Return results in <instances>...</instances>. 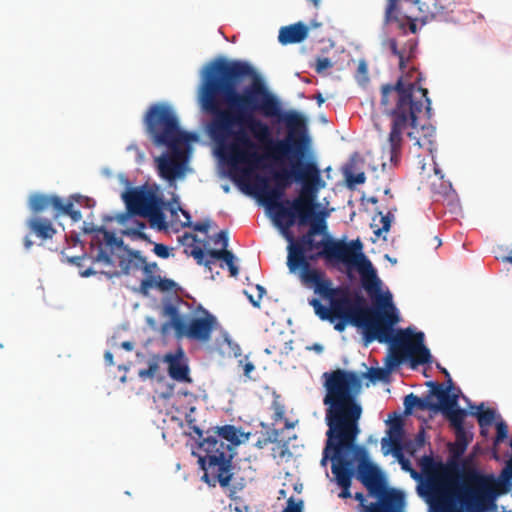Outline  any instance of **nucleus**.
I'll return each instance as SVG.
<instances>
[{"label":"nucleus","mask_w":512,"mask_h":512,"mask_svg":"<svg viewBox=\"0 0 512 512\" xmlns=\"http://www.w3.org/2000/svg\"><path fill=\"white\" fill-rule=\"evenodd\" d=\"M348 182L354 183V184H362L365 182V175H364V173H359L354 176H350L348 178Z\"/></svg>","instance_id":"nucleus-54"},{"label":"nucleus","mask_w":512,"mask_h":512,"mask_svg":"<svg viewBox=\"0 0 512 512\" xmlns=\"http://www.w3.org/2000/svg\"><path fill=\"white\" fill-rule=\"evenodd\" d=\"M299 276L303 283L312 284L315 287V293L325 299L330 300L337 292H341V287L333 288L331 280L325 278L323 272L314 268L299 269Z\"/></svg>","instance_id":"nucleus-19"},{"label":"nucleus","mask_w":512,"mask_h":512,"mask_svg":"<svg viewBox=\"0 0 512 512\" xmlns=\"http://www.w3.org/2000/svg\"><path fill=\"white\" fill-rule=\"evenodd\" d=\"M176 285L177 284L173 280L161 278V276L159 275L156 284V289L159 290L160 292H169L172 291L176 287Z\"/></svg>","instance_id":"nucleus-38"},{"label":"nucleus","mask_w":512,"mask_h":512,"mask_svg":"<svg viewBox=\"0 0 512 512\" xmlns=\"http://www.w3.org/2000/svg\"><path fill=\"white\" fill-rule=\"evenodd\" d=\"M416 21L417 20H405V29L408 27V29L411 33H416L417 32Z\"/></svg>","instance_id":"nucleus-58"},{"label":"nucleus","mask_w":512,"mask_h":512,"mask_svg":"<svg viewBox=\"0 0 512 512\" xmlns=\"http://www.w3.org/2000/svg\"><path fill=\"white\" fill-rule=\"evenodd\" d=\"M420 0L406 3L401 0H388L384 13V22L386 24L396 23L400 30L405 32V20H420L426 22L433 12Z\"/></svg>","instance_id":"nucleus-15"},{"label":"nucleus","mask_w":512,"mask_h":512,"mask_svg":"<svg viewBox=\"0 0 512 512\" xmlns=\"http://www.w3.org/2000/svg\"><path fill=\"white\" fill-rule=\"evenodd\" d=\"M158 270V265L156 262H153V263H147V261L145 262V264L143 265V268H142V271L144 272V274L147 276H150V275H154V273Z\"/></svg>","instance_id":"nucleus-53"},{"label":"nucleus","mask_w":512,"mask_h":512,"mask_svg":"<svg viewBox=\"0 0 512 512\" xmlns=\"http://www.w3.org/2000/svg\"><path fill=\"white\" fill-rule=\"evenodd\" d=\"M193 229L201 233H207L210 227V221H200L193 224Z\"/></svg>","instance_id":"nucleus-52"},{"label":"nucleus","mask_w":512,"mask_h":512,"mask_svg":"<svg viewBox=\"0 0 512 512\" xmlns=\"http://www.w3.org/2000/svg\"><path fill=\"white\" fill-rule=\"evenodd\" d=\"M354 498H355L357 501H359L360 505L363 507V511H362V512H365V511H366V509H367V506L365 505V500H366V499H365L364 494H363L362 492H357V493H355ZM369 506H370V505H368V507H369Z\"/></svg>","instance_id":"nucleus-55"},{"label":"nucleus","mask_w":512,"mask_h":512,"mask_svg":"<svg viewBox=\"0 0 512 512\" xmlns=\"http://www.w3.org/2000/svg\"><path fill=\"white\" fill-rule=\"evenodd\" d=\"M122 198L130 214L148 217L153 223L164 224L161 200L153 192L143 188H131L123 192Z\"/></svg>","instance_id":"nucleus-12"},{"label":"nucleus","mask_w":512,"mask_h":512,"mask_svg":"<svg viewBox=\"0 0 512 512\" xmlns=\"http://www.w3.org/2000/svg\"><path fill=\"white\" fill-rule=\"evenodd\" d=\"M201 108L212 116L211 138L232 163H258L257 144L272 143V130L255 114L281 116V103L247 62L217 59L205 69L199 88Z\"/></svg>","instance_id":"nucleus-1"},{"label":"nucleus","mask_w":512,"mask_h":512,"mask_svg":"<svg viewBox=\"0 0 512 512\" xmlns=\"http://www.w3.org/2000/svg\"><path fill=\"white\" fill-rule=\"evenodd\" d=\"M315 314L321 319V320H327L331 323H334L332 312H331V306L326 307L323 304L320 305L316 311Z\"/></svg>","instance_id":"nucleus-41"},{"label":"nucleus","mask_w":512,"mask_h":512,"mask_svg":"<svg viewBox=\"0 0 512 512\" xmlns=\"http://www.w3.org/2000/svg\"><path fill=\"white\" fill-rule=\"evenodd\" d=\"M33 245L32 240L29 238V236H26L24 239V246L26 249H30Z\"/></svg>","instance_id":"nucleus-64"},{"label":"nucleus","mask_w":512,"mask_h":512,"mask_svg":"<svg viewBox=\"0 0 512 512\" xmlns=\"http://www.w3.org/2000/svg\"><path fill=\"white\" fill-rule=\"evenodd\" d=\"M432 388L431 394L438 398L439 403L435 406V411H441L448 419L454 432L459 430H466L464 425L467 411L458 408V394H448L447 390H443V385L430 381L427 383Z\"/></svg>","instance_id":"nucleus-16"},{"label":"nucleus","mask_w":512,"mask_h":512,"mask_svg":"<svg viewBox=\"0 0 512 512\" xmlns=\"http://www.w3.org/2000/svg\"><path fill=\"white\" fill-rule=\"evenodd\" d=\"M425 444V433L420 431L413 440H408L403 444V450L413 455L417 450L422 448Z\"/></svg>","instance_id":"nucleus-31"},{"label":"nucleus","mask_w":512,"mask_h":512,"mask_svg":"<svg viewBox=\"0 0 512 512\" xmlns=\"http://www.w3.org/2000/svg\"><path fill=\"white\" fill-rule=\"evenodd\" d=\"M309 34V27L299 21L279 29L278 41L282 45L297 44L304 41Z\"/></svg>","instance_id":"nucleus-22"},{"label":"nucleus","mask_w":512,"mask_h":512,"mask_svg":"<svg viewBox=\"0 0 512 512\" xmlns=\"http://www.w3.org/2000/svg\"><path fill=\"white\" fill-rule=\"evenodd\" d=\"M379 214L381 215L382 227L374 231L378 237L382 234V232H388L390 230L392 222V215L390 212L386 215H382V212H379Z\"/></svg>","instance_id":"nucleus-40"},{"label":"nucleus","mask_w":512,"mask_h":512,"mask_svg":"<svg viewBox=\"0 0 512 512\" xmlns=\"http://www.w3.org/2000/svg\"><path fill=\"white\" fill-rule=\"evenodd\" d=\"M146 262V258L141 255L138 250H130L128 252V259L120 261L123 273L129 274L131 269H142Z\"/></svg>","instance_id":"nucleus-28"},{"label":"nucleus","mask_w":512,"mask_h":512,"mask_svg":"<svg viewBox=\"0 0 512 512\" xmlns=\"http://www.w3.org/2000/svg\"><path fill=\"white\" fill-rule=\"evenodd\" d=\"M422 130H426L427 131V133L425 134V138H426L427 143L431 146L433 144V141L430 138H428V137H432L433 136V134L435 132L434 128H432V127H425L423 125L422 126Z\"/></svg>","instance_id":"nucleus-56"},{"label":"nucleus","mask_w":512,"mask_h":512,"mask_svg":"<svg viewBox=\"0 0 512 512\" xmlns=\"http://www.w3.org/2000/svg\"><path fill=\"white\" fill-rule=\"evenodd\" d=\"M432 512H464L456 499L444 489H436L430 497Z\"/></svg>","instance_id":"nucleus-24"},{"label":"nucleus","mask_w":512,"mask_h":512,"mask_svg":"<svg viewBox=\"0 0 512 512\" xmlns=\"http://www.w3.org/2000/svg\"><path fill=\"white\" fill-rule=\"evenodd\" d=\"M81 199L82 197L79 195H71L68 199L64 200L57 195L34 193L30 195L28 205L34 214L51 209L54 219L68 216L73 222H79L82 219V214L79 210L74 209V202L80 203Z\"/></svg>","instance_id":"nucleus-13"},{"label":"nucleus","mask_w":512,"mask_h":512,"mask_svg":"<svg viewBox=\"0 0 512 512\" xmlns=\"http://www.w3.org/2000/svg\"><path fill=\"white\" fill-rule=\"evenodd\" d=\"M213 242L215 245L220 244L221 249H227L229 245L228 232L221 230L213 237Z\"/></svg>","instance_id":"nucleus-42"},{"label":"nucleus","mask_w":512,"mask_h":512,"mask_svg":"<svg viewBox=\"0 0 512 512\" xmlns=\"http://www.w3.org/2000/svg\"><path fill=\"white\" fill-rule=\"evenodd\" d=\"M431 396L433 395L430 394L427 396V398L423 399L414 395L413 393L407 395L404 398V406L406 411L409 412L414 407H417L420 410H435L436 403H433L429 400Z\"/></svg>","instance_id":"nucleus-29"},{"label":"nucleus","mask_w":512,"mask_h":512,"mask_svg":"<svg viewBox=\"0 0 512 512\" xmlns=\"http://www.w3.org/2000/svg\"><path fill=\"white\" fill-rule=\"evenodd\" d=\"M363 376L369 378L371 381H377L384 378L385 372L381 368H370Z\"/></svg>","instance_id":"nucleus-45"},{"label":"nucleus","mask_w":512,"mask_h":512,"mask_svg":"<svg viewBox=\"0 0 512 512\" xmlns=\"http://www.w3.org/2000/svg\"><path fill=\"white\" fill-rule=\"evenodd\" d=\"M355 78L359 84H365L368 82V66L365 60L359 61Z\"/></svg>","instance_id":"nucleus-36"},{"label":"nucleus","mask_w":512,"mask_h":512,"mask_svg":"<svg viewBox=\"0 0 512 512\" xmlns=\"http://www.w3.org/2000/svg\"><path fill=\"white\" fill-rule=\"evenodd\" d=\"M437 367L440 369V371L444 374L445 378L447 379V385L446 387L443 386V390H447L448 394H452L451 390L453 389L454 384L449 372L447 371V369L441 367L439 364L437 365Z\"/></svg>","instance_id":"nucleus-51"},{"label":"nucleus","mask_w":512,"mask_h":512,"mask_svg":"<svg viewBox=\"0 0 512 512\" xmlns=\"http://www.w3.org/2000/svg\"><path fill=\"white\" fill-rule=\"evenodd\" d=\"M309 304L314 308V311H316V309L322 305L321 301L316 299V298H312L310 301H309Z\"/></svg>","instance_id":"nucleus-61"},{"label":"nucleus","mask_w":512,"mask_h":512,"mask_svg":"<svg viewBox=\"0 0 512 512\" xmlns=\"http://www.w3.org/2000/svg\"><path fill=\"white\" fill-rule=\"evenodd\" d=\"M191 256L195 259L196 263L204 266L211 271V266L216 260H223L228 266L230 275L236 277L239 273L238 267L234 264V254L228 249L214 250L210 249L204 251L200 247H194L191 250Z\"/></svg>","instance_id":"nucleus-18"},{"label":"nucleus","mask_w":512,"mask_h":512,"mask_svg":"<svg viewBox=\"0 0 512 512\" xmlns=\"http://www.w3.org/2000/svg\"><path fill=\"white\" fill-rule=\"evenodd\" d=\"M201 317H193L189 321L179 312L176 305L168 303L163 307V314L169 318L163 328L172 327L178 338H187L199 342H209L212 333L218 327L216 317L206 309H202Z\"/></svg>","instance_id":"nucleus-11"},{"label":"nucleus","mask_w":512,"mask_h":512,"mask_svg":"<svg viewBox=\"0 0 512 512\" xmlns=\"http://www.w3.org/2000/svg\"><path fill=\"white\" fill-rule=\"evenodd\" d=\"M26 227L29 230V234L34 235L41 242L52 239L57 232L50 219L38 216L37 214L26 221Z\"/></svg>","instance_id":"nucleus-23"},{"label":"nucleus","mask_w":512,"mask_h":512,"mask_svg":"<svg viewBox=\"0 0 512 512\" xmlns=\"http://www.w3.org/2000/svg\"><path fill=\"white\" fill-rule=\"evenodd\" d=\"M153 252L160 258L166 259L170 256L169 248L164 244H155Z\"/></svg>","instance_id":"nucleus-49"},{"label":"nucleus","mask_w":512,"mask_h":512,"mask_svg":"<svg viewBox=\"0 0 512 512\" xmlns=\"http://www.w3.org/2000/svg\"><path fill=\"white\" fill-rule=\"evenodd\" d=\"M398 461H399V464L401 465V468L404 470V471H407V472H410L412 477H416L417 476V472L412 468L411 466V463L409 462L408 459H406L404 456H403V453L402 451L400 452V455L399 456H395Z\"/></svg>","instance_id":"nucleus-46"},{"label":"nucleus","mask_w":512,"mask_h":512,"mask_svg":"<svg viewBox=\"0 0 512 512\" xmlns=\"http://www.w3.org/2000/svg\"><path fill=\"white\" fill-rule=\"evenodd\" d=\"M93 262H101L105 265L114 266L112 254L108 253L101 243L97 248L96 255L93 257Z\"/></svg>","instance_id":"nucleus-34"},{"label":"nucleus","mask_w":512,"mask_h":512,"mask_svg":"<svg viewBox=\"0 0 512 512\" xmlns=\"http://www.w3.org/2000/svg\"><path fill=\"white\" fill-rule=\"evenodd\" d=\"M482 408H483V404L478 406V411L473 412L472 415L477 417L478 424L481 429V431H480L481 435H486L485 428L492 425V423L494 422V420L496 418V412H495V410L490 409V408H488L486 410H482Z\"/></svg>","instance_id":"nucleus-30"},{"label":"nucleus","mask_w":512,"mask_h":512,"mask_svg":"<svg viewBox=\"0 0 512 512\" xmlns=\"http://www.w3.org/2000/svg\"><path fill=\"white\" fill-rule=\"evenodd\" d=\"M95 273L96 272L92 268H88V269L84 270L83 272H81V276L89 277L91 275H94Z\"/></svg>","instance_id":"nucleus-62"},{"label":"nucleus","mask_w":512,"mask_h":512,"mask_svg":"<svg viewBox=\"0 0 512 512\" xmlns=\"http://www.w3.org/2000/svg\"><path fill=\"white\" fill-rule=\"evenodd\" d=\"M332 66L333 64L329 58H318L315 64V70L317 73H322L323 71L331 68Z\"/></svg>","instance_id":"nucleus-47"},{"label":"nucleus","mask_w":512,"mask_h":512,"mask_svg":"<svg viewBox=\"0 0 512 512\" xmlns=\"http://www.w3.org/2000/svg\"><path fill=\"white\" fill-rule=\"evenodd\" d=\"M159 275H150L145 277L139 286L138 292L143 296H149L151 289H156Z\"/></svg>","instance_id":"nucleus-33"},{"label":"nucleus","mask_w":512,"mask_h":512,"mask_svg":"<svg viewBox=\"0 0 512 512\" xmlns=\"http://www.w3.org/2000/svg\"><path fill=\"white\" fill-rule=\"evenodd\" d=\"M250 433L242 432L234 425L215 427L213 434L203 438L199 448L204 452L199 456V464L204 471L202 481L211 487L219 484L229 486L233 477L232 459L235 447L248 441Z\"/></svg>","instance_id":"nucleus-7"},{"label":"nucleus","mask_w":512,"mask_h":512,"mask_svg":"<svg viewBox=\"0 0 512 512\" xmlns=\"http://www.w3.org/2000/svg\"><path fill=\"white\" fill-rule=\"evenodd\" d=\"M329 303L334 321L337 317L346 316L381 319L384 314V308L379 305V308L376 309L365 306V300L362 296L357 295L355 299H352L347 288H342L341 292H337V295L333 296Z\"/></svg>","instance_id":"nucleus-14"},{"label":"nucleus","mask_w":512,"mask_h":512,"mask_svg":"<svg viewBox=\"0 0 512 512\" xmlns=\"http://www.w3.org/2000/svg\"><path fill=\"white\" fill-rule=\"evenodd\" d=\"M270 408L273 411L272 419L274 422H280L284 419L285 405L280 395H274Z\"/></svg>","instance_id":"nucleus-32"},{"label":"nucleus","mask_w":512,"mask_h":512,"mask_svg":"<svg viewBox=\"0 0 512 512\" xmlns=\"http://www.w3.org/2000/svg\"><path fill=\"white\" fill-rule=\"evenodd\" d=\"M170 150L155 159L159 176L169 182L181 177L188 159L189 144L166 145Z\"/></svg>","instance_id":"nucleus-17"},{"label":"nucleus","mask_w":512,"mask_h":512,"mask_svg":"<svg viewBox=\"0 0 512 512\" xmlns=\"http://www.w3.org/2000/svg\"><path fill=\"white\" fill-rule=\"evenodd\" d=\"M283 122L288 129L285 140L274 141L267 145H261L266 149L267 157L275 160L289 156V159L302 160L309 149V138L306 135V123L302 115L295 111L282 112L276 117Z\"/></svg>","instance_id":"nucleus-10"},{"label":"nucleus","mask_w":512,"mask_h":512,"mask_svg":"<svg viewBox=\"0 0 512 512\" xmlns=\"http://www.w3.org/2000/svg\"><path fill=\"white\" fill-rule=\"evenodd\" d=\"M121 346H122L125 350H127V351H130V350H132V349H133V344H132L131 342H129V341H124V342H122Z\"/></svg>","instance_id":"nucleus-63"},{"label":"nucleus","mask_w":512,"mask_h":512,"mask_svg":"<svg viewBox=\"0 0 512 512\" xmlns=\"http://www.w3.org/2000/svg\"><path fill=\"white\" fill-rule=\"evenodd\" d=\"M85 259V256L82 255V256H75V257H71L69 258V262L72 263V264H75L77 266H81V262Z\"/></svg>","instance_id":"nucleus-59"},{"label":"nucleus","mask_w":512,"mask_h":512,"mask_svg":"<svg viewBox=\"0 0 512 512\" xmlns=\"http://www.w3.org/2000/svg\"><path fill=\"white\" fill-rule=\"evenodd\" d=\"M255 366L252 362H245L243 365V372L246 377H250V373L254 371Z\"/></svg>","instance_id":"nucleus-57"},{"label":"nucleus","mask_w":512,"mask_h":512,"mask_svg":"<svg viewBox=\"0 0 512 512\" xmlns=\"http://www.w3.org/2000/svg\"><path fill=\"white\" fill-rule=\"evenodd\" d=\"M380 321V318H367V317H359V316H346V317H337L334 322V329L338 332H342L345 330L348 324L356 326L358 328L363 329V342L366 344V333L372 329H375Z\"/></svg>","instance_id":"nucleus-25"},{"label":"nucleus","mask_w":512,"mask_h":512,"mask_svg":"<svg viewBox=\"0 0 512 512\" xmlns=\"http://www.w3.org/2000/svg\"><path fill=\"white\" fill-rule=\"evenodd\" d=\"M326 394L323 403L326 409L327 440L321 464L328 459L332 466L340 463L345 467L356 466V478L368 490L369 495H378L386 484L381 469L370 460L368 450L356 444L360 433L359 420L362 407L358 395L362 388V377L354 371L336 369L324 372Z\"/></svg>","instance_id":"nucleus-2"},{"label":"nucleus","mask_w":512,"mask_h":512,"mask_svg":"<svg viewBox=\"0 0 512 512\" xmlns=\"http://www.w3.org/2000/svg\"><path fill=\"white\" fill-rule=\"evenodd\" d=\"M454 475L452 491L464 512H488V502L494 484V474L485 473L473 460V455L450 463Z\"/></svg>","instance_id":"nucleus-8"},{"label":"nucleus","mask_w":512,"mask_h":512,"mask_svg":"<svg viewBox=\"0 0 512 512\" xmlns=\"http://www.w3.org/2000/svg\"><path fill=\"white\" fill-rule=\"evenodd\" d=\"M164 362L167 364L168 375L180 383H191L190 369L187 358L182 349L174 353H167L164 356Z\"/></svg>","instance_id":"nucleus-20"},{"label":"nucleus","mask_w":512,"mask_h":512,"mask_svg":"<svg viewBox=\"0 0 512 512\" xmlns=\"http://www.w3.org/2000/svg\"><path fill=\"white\" fill-rule=\"evenodd\" d=\"M256 290H257V292H258L257 299L255 300V299L253 298V296H251V295H249V296H248V298H249V300H250L251 304H252L254 307L259 308V307H260V301H261V299L263 298V296L266 294V289H265L263 286H261V285H259V284H258V285H256Z\"/></svg>","instance_id":"nucleus-48"},{"label":"nucleus","mask_w":512,"mask_h":512,"mask_svg":"<svg viewBox=\"0 0 512 512\" xmlns=\"http://www.w3.org/2000/svg\"><path fill=\"white\" fill-rule=\"evenodd\" d=\"M380 103L384 112L392 118L388 141L382 149V166L385 168L386 159L392 166L398 165L404 130L409 127L416 129L421 114L430 117L431 100L426 88L416 83H405L400 77L393 85H382Z\"/></svg>","instance_id":"nucleus-5"},{"label":"nucleus","mask_w":512,"mask_h":512,"mask_svg":"<svg viewBox=\"0 0 512 512\" xmlns=\"http://www.w3.org/2000/svg\"><path fill=\"white\" fill-rule=\"evenodd\" d=\"M158 368L159 367L157 363H150L147 369H142L139 371V377L142 379L153 378L156 375Z\"/></svg>","instance_id":"nucleus-44"},{"label":"nucleus","mask_w":512,"mask_h":512,"mask_svg":"<svg viewBox=\"0 0 512 512\" xmlns=\"http://www.w3.org/2000/svg\"><path fill=\"white\" fill-rule=\"evenodd\" d=\"M308 231L298 240L286 232L289 241L287 247V267L290 273H296L299 269L311 268L310 262L324 258L328 262H342L348 266L357 267L361 275L363 288L372 296L381 291V281L371 261L361 252L362 243L359 239L349 243L335 240L329 235L316 242L314 237L326 233L327 225L315 211V216L307 223Z\"/></svg>","instance_id":"nucleus-4"},{"label":"nucleus","mask_w":512,"mask_h":512,"mask_svg":"<svg viewBox=\"0 0 512 512\" xmlns=\"http://www.w3.org/2000/svg\"><path fill=\"white\" fill-rule=\"evenodd\" d=\"M388 438H383L381 440L382 448L385 449L386 445H390V448L384 451V454L387 455L389 452H392L394 456H399L400 452L403 451V436H404V428L402 420L397 418L393 420L389 426L387 431Z\"/></svg>","instance_id":"nucleus-21"},{"label":"nucleus","mask_w":512,"mask_h":512,"mask_svg":"<svg viewBox=\"0 0 512 512\" xmlns=\"http://www.w3.org/2000/svg\"><path fill=\"white\" fill-rule=\"evenodd\" d=\"M377 305L384 308L383 317L375 329L366 333L368 346L374 341L389 344V354L386 358V366L389 369L398 367L405 359H409L412 367L431 362L429 349L424 345V333L414 332L411 328L394 330L399 322V316L392 303V295L375 294Z\"/></svg>","instance_id":"nucleus-6"},{"label":"nucleus","mask_w":512,"mask_h":512,"mask_svg":"<svg viewBox=\"0 0 512 512\" xmlns=\"http://www.w3.org/2000/svg\"><path fill=\"white\" fill-rule=\"evenodd\" d=\"M290 160V170L274 173L273 187L264 177H258L255 182L262 201L274 212L276 221L284 229L296 222L300 226L307 225L315 216V209L319 206L318 192L324 186L321 171L314 160Z\"/></svg>","instance_id":"nucleus-3"},{"label":"nucleus","mask_w":512,"mask_h":512,"mask_svg":"<svg viewBox=\"0 0 512 512\" xmlns=\"http://www.w3.org/2000/svg\"><path fill=\"white\" fill-rule=\"evenodd\" d=\"M104 244L106 247H121L122 239L117 238L112 232L104 231Z\"/></svg>","instance_id":"nucleus-39"},{"label":"nucleus","mask_w":512,"mask_h":512,"mask_svg":"<svg viewBox=\"0 0 512 512\" xmlns=\"http://www.w3.org/2000/svg\"><path fill=\"white\" fill-rule=\"evenodd\" d=\"M387 44H388V47H389L391 53L394 56L398 57L399 68L403 71L406 67V60H405L404 53L398 49L397 41L395 39L391 38L387 41Z\"/></svg>","instance_id":"nucleus-35"},{"label":"nucleus","mask_w":512,"mask_h":512,"mask_svg":"<svg viewBox=\"0 0 512 512\" xmlns=\"http://www.w3.org/2000/svg\"><path fill=\"white\" fill-rule=\"evenodd\" d=\"M104 358H105V361L108 365H113L114 362H113V355L111 352L107 351L105 354H104Z\"/></svg>","instance_id":"nucleus-60"},{"label":"nucleus","mask_w":512,"mask_h":512,"mask_svg":"<svg viewBox=\"0 0 512 512\" xmlns=\"http://www.w3.org/2000/svg\"><path fill=\"white\" fill-rule=\"evenodd\" d=\"M146 132L156 146L189 144L197 135L182 131L174 110L167 104L156 103L149 107L144 117Z\"/></svg>","instance_id":"nucleus-9"},{"label":"nucleus","mask_w":512,"mask_h":512,"mask_svg":"<svg viewBox=\"0 0 512 512\" xmlns=\"http://www.w3.org/2000/svg\"><path fill=\"white\" fill-rule=\"evenodd\" d=\"M508 436V426L505 422L499 421L496 423V437L494 440V445H498L500 442L504 441Z\"/></svg>","instance_id":"nucleus-37"},{"label":"nucleus","mask_w":512,"mask_h":512,"mask_svg":"<svg viewBox=\"0 0 512 512\" xmlns=\"http://www.w3.org/2000/svg\"><path fill=\"white\" fill-rule=\"evenodd\" d=\"M279 430L277 429H270L266 432V436L264 437V444L268 443H276L278 442L279 438Z\"/></svg>","instance_id":"nucleus-50"},{"label":"nucleus","mask_w":512,"mask_h":512,"mask_svg":"<svg viewBox=\"0 0 512 512\" xmlns=\"http://www.w3.org/2000/svg\"><path fill=\"white\" fill-rule=\"evenodd\" d=\"M283 512H303V502L300 500L296 502L293 497L287 501V506Z\"/></svg>","instance_id":"nucleus-43"},{"label":"nucleus","mask_w":512,"mask_h":512,"mask_svg":"<svg viewBox=\"0 0 512 512\" xmlns=\"http://www.w3.org/2000/svg\"><path fill=\"white\" fill-rule=\"evenodd\" d=\"M471 436L466 430L455 432V442L451 445L450 451L455 459L460 458L467 449Z\"/></svg>","instance_id":"nucleus-27"},{"label":"nucleus","mask_w":512,"mask_h":512,"mask_svg":"<svg viewBox=\"0 0 512 512\" xmlns=\"http://www.w3.org/2000/svg\"><path fill=\"white\" fill-rule=\"evenodd\" d=\"M355 466L345 467V465H341L340 463L331 466L332 474L334 475L335 481L337 485L341 488V492L339 493V497L346 499L350 498L351 491V483L352 478L356 475Z\"/></svg>","instance_id":"nucleus-26"}]
</instances>
